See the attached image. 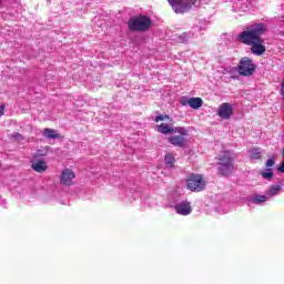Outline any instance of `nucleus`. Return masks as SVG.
<instances>
[{"mask_svg": "<svg viewBox=\"0 0 284 284\" xmlns=\"http://www.w3.org/2000/svg\"><path fill=\"white\" fill-rule=\"evenodd\" d=\"M152 27V20L145 16L130 18L128 28L130 32H148Z\"/></svg>", "mask_w": 284, "mask_h": 284, "instance_id": "obj_2", "label": "nucleus"}, {"mask_svg": "<svg viewBox=\"0 0 284 284\" xmlns=\"http://www.w3.org/2000/svg\"><path fill=\"white\" fill-rule=\"evenodd\" d=\"M77 178V174H74V171L72 169H64L60 176V183L62 185H74V179Z\"/></svg>", "mask_w": 284, "mask_h": 284, "instance_id": "obj_8", "label": "nucleus"}, {"mask_svg": "<svg viewBox=\"0 0 284 284\" xmlns=\"http://www.w3.org/2000/svg\"><path fill=\"white\" fill-rule=\"evenodd\" d=\"M267 201V196L265 195H254L252 199V202L255 203L256 205H260V203H265Z\"/></svg>", "mask_w": 284, "mask_h": 284, "instance_id": "obj_18", "label": "nucleus"}, {"mask_svg": "<svg viewBox=\"0 0 284 284\" xmlns=\"http://www.w3.org/2000/svg\"><path fill=\"white\" fill-rule=\"evenodd\" d=\"M278 172H282V174H284V161L282 162V165L278 166Z\"/></svg>", "mask_w": 284, "mask_h": 284, "instance_id": "obj_26", "label": "nucleus"}, {"mask_svg": "<svg viewBox=\"0 0 284 284\" xmlns=\"http://www.w3.org/2000/svg\"><path fill=\"white\" fill-rule=\"evenodd\" d=\"M181 105H190L192 110H199V108H203V99L201 98H185L183 97L181 99Z\"/></svg>", "mask_w": 284, "mask_h": 284, "instance_id": "obj_10", "label": "nucleus"}, {"mask_svg": "<svg viewBox=\"0 0 284 284\" xmlns=\"http://www.w3.org/2000/svg\"><path fill=\"white\" fill-rule=\"evenodd\" d=\"M261 149H253L251 152V159L261 160L262 159Z\"/></svg>", "mask_w": 284, "mask_h": 284, "instance_id": "obj_20", "label": "nucleus"}, {"mask_svg": "<svg viewBox=\"0 0 284 284\" xmlns=\"http://www.w3.org/2000/svg\"><path fill=\"white\" fill-rule=\"evenodd\" d=\"M0 3H1V0H0Z\"/></svg>", "mask_w": 284, "mask_h": 284, "instance_id": "obj_27", "label": "nucleus"}, {"mask_svg": "<svg viewBox=\"0 0 284 284\" xmlns=\"http://www.w3.org/2000/svg\"><path fill=\"white\" fill-rule=\"evenodd\" d=\"M49 152H50V146H44V148L39 149L36 152L34 156H48Z\"/></svg>", "mask_w": 284, "mask_h": 284, "instance_id": "obj_19", "label": "nucleus"}, {"mask_svg": "<svg viewBox=\"0 0 284 284\" xmlns=\"http://www.w3.org/2000/svg\"><path fill=\"white\" fill-rule=\"evenodd\" d=\"M237 72L241 77H252L256 72V64L248 57H244L240 60Z\"/></svg>", "mask_w": 284, "mask_h": 284, "instance_id": "obj_5", "label": "nucleus"}, {"mask_svg": "<svg viewBox=\"0 0 284 284\" xmlns=\"http://www.w3.org/2000/svg\"><path fill=\"white\" fill-rule=\"evenodd\" d=\"M274 159H268L267 161H266V168H273V165H274Z\"/></svg>", "mask_w": 284, "mask_h": 284, "instance_id": "obj_24", "label": "nucleus"}, {"mask_svg": "<svg viewBox=\"0 0 284 284\" xmlns=\"http://www.w3.org/2000/svg\"><path fill=\"white\" fill-rule=\"evenodd\" d=\"M45 139H63V136L54 129L45 128L42 131Z\"/></svg>", "mask_w": 284, "mask_h": 284, "instance_id": "obj_15", "label": "nucleus"}, {"mask_svg": "<svg viewBox=\"0 0 284 284\" xmlns=\"http://www.w3.org/2000/svg\"><path fill=\"white\" fill-rule=\"evenodd\" d=\"M281 190H283L282 185H273V186H270L267 194L268 196H276V194H278Z\"/></svg>", "mask_w": 284, "mask_h": 284, "instance_id": "obj_17", "label": "nucleus"}, {"mask_svg": "<svg viewBox=\"0 0 284 284\" xmlns=\"http://www.w3.org/2000/svg\"><path fill=\"white\" fill-rule=\"evenodd\" d=\"M187 135L189 133H179V135H172L169 138V143H171V145H173L174 148H185V145L187 144V140L185 139V136Z\"/></svg>", "mask_w": 284, "mask_h": 284, "instance_id": "obj_11", "label": "nucleus"}, {"mask_svg": "<svg viewBox=\"0 0 284 284\" xmlns=\"http://www.w3.org/2000/svg\"><path fill=\"white\" fill-rule=\"evenodd\" d=\"M164 161L168 168H174V163H176V159H174V155H172V153H168L164 158Z\"/></svg>", "mask_w": 284, "mask_h": 284, "instance_id": "obj_16", "label": "nucleus"}, {"mask_svg": "<svg viewBox=\"0 0 284 284\" xmlns=\"http://www.w3.org/2000/svg\"><path fill=\"white\" fill-rule=\"evenodd\" d=\"M11 139H14L16 141H23V135H21L19 132H16L11 135Z\"/></svg>", "mask_w": 284, "mask_h": 284, "instance_id": "obj_22", "label": "nucleus"}, {"mask_svg": "<svg viewBox=\"0 0 284 284\" xmlns=\"http://www.w3.org/2000/svg\"><path fill=\"white\" fill-rule=\"evenodd\" d=\"M219 163V174L221 176H227L232 174L234 170V163H232V155L229 151L222 152V154L217 159Z\"/></svg>", "mask_w": 284, "mask_h": 284, "instance_id": "obj_3", "label": "nucleus"}, {"mask_svg": "<svg viewBox=\"0 0 284 284\" xmlns=\"http://www.w3.org/2000/svg\"><path fill=\"white\" fill-rule=\"evenodd\" d=\"M174 210L176 214H180L181 216L192 214V205H190V202L176 204Z\"/></svg>", "mask_w": 284, "mask_h": 284, "instance_id": "obj_13", "label": "nucleus"}, {"mask_svg": "<svg viewBox=\"0 0 284 284\" xmlns=\"http://www.w3.org/2000/svg\"><path fill=\"white\" fill-rule=\"evenodd\" d=\"M165 119H170V115H158L155 118V123H159V121H165Z\"/></svg>", "mask_w": 284, "mask_h": 284, "instance_id": "obj_23", "label": "nucleus"}, {"mask_svg": "<svg viewBox=\"0 0 284 284\" xmlns=\"http://www.w3.org/2000/svg\"><path fill=\"white\" fill-rule=\"evenodd\" d=\"M207 183L204 181L203 175L199 173H191L186 179V189L190 192H203Z\"/></svg>", "mask_w": 284, "mask_h": 284, "instance_id": "obj_4", "label": "nucleus"}, {"mask_svg": "<svg viewBox=\"0 0 284 284\" xmlns=\"http://www.w3.org/2000/svg\"><path fill=\"white\" fill-rule=\"evenodd\" d=\"M31 170L41 174L48 170V162L44 160H38L31 164Z\"/></svg>", "mask_w": 284, "mask_h": 284, "instance_id": "obj_14", "label": "nucleus"}, {"mask_svg": "<svg viewBox=\"0 0 284 284\" xmlns=\"http://www.w3.org/2000/svg\"><path fill=\"white\" fill-rule=\"evenodd\" d=\"M261 175L263 179H266L267 181H272L274 176V172H272V169H267L266 172H262Z\"/></svg>", "mask_w": 284, "mask_h": 284, "instance_id": "obj_21", "label": "nucleus"}, {"mask_svg": "<svg viewBox=\"0 0 284 284\" xmlns=\"http://www.w3.org/2000/svg\"><path fill=\"white\" fill-rule=\"evenodd\" d=\"M183 0H169L170 6H172L176 14H184V12H190L192 8L190 4H183Z\"/></svg>", "mask_w": 284, "mask_h": 284, "instance_id": "obj_9", "label": "nucleus"}, {"mask_svg": "<svg viewBox=\"0 0 284 284\" xmlns=\"http://www.w3.org/2000/svg\"><path fill=\"white\" fill-rule=\"evenodd\" d=\"M251 45V52L256 54V57H261L265 54V45L263 44V38H260L258 41L253 42Z\"/></svg>", "mask_w": 284, "mask_h": 284, "instance_id": "obj_12", "label": "nucleus"}, {"mask_svg": "<svg viewBox=\"0 0 284 284\" xmlns=\"http://www.w3.org/2000/svg\"><path fill=\"white\" fill-rule=\"evenodd\" d=\"M265 32H267V26L264 23L251 24L239 34V41L244 43V45H251L252 43H256V41H261Z\"/></svg>", "mask_w": 284, "mask_h": 284, "instance_id": "obj_1", "label": "nucleus"}, {"mask_svg": "<svg viewBox=\"0 0 284 284\" xmlns=\"http://www.w3.org/2000/svg\"><path fill=\"white\" fill-rule=\"evenodd\" d=\"M158 132L161 134H187V129L183 126H173L172 124L161 123L158 126Z\"/></svg>", "mask_w": 284, "mask_h": 284, "instance_id": "obj_6", "label": "nucleus"}, {"mask_svg": "<svg viewBox=\"0 0 284 284\" xmlns=\"http://www.w3.org/2000/svg\"><path fill=\"white\" fill-rule=\"evenodd\" d=\"M232 114H234V108L232 106V104L224 102L219 106L217 115L220 116V119H231Z\"/></svg>", "mask_w": 284, "mask_h": 284, "instance_id": "obj_7", "label": "nucleus"}, {"mask_svg": "<svg viewBox=\"0 0 284 284\" xmlns=\"http://www.w3.org/2000/svg\"><path fill=\"white\" fill-rule=\"evenodd\" d=\"M4 112H6V104H1L0 105V116H3Z\"/></svg>", "mask_w": 284, "mask_h": 284, "instance_id": "obj_25", "label": "nucleus"}]
</instances>
